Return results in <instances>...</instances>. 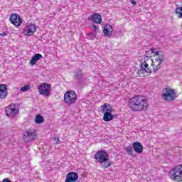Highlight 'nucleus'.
Wrapping results in <instances>:
<instances>
[{"instance_id": "nucleus-1", "label": "nucleus", "mask_w": 182, "mask_h": 182, "mask_svg": "<svg viewBox=\"0 0 182 182\" xmlns=\"http://www.w3.org/2000/svg\"><path fill=\"white\" fill-rule=\"evenodd\" d=\"M147 99L141 95H136L129 100L128 107L132 112H141L147 110Z\"/></svg>"}, {"instance_id": "nucleus-2", "label": "nucleus", "mask_w": 182, "mask_h": 182, "mask_svg": "<svg viewBox=\"0 0 182 182\" xmlns=\"http://www.w3.org/2000/svg\"><path fill=\"white\" fill-rule=\"evenodd\" d=\"M94 159L97 163H100L101 168L104 169L109 168L113 163L109 158V153L105 149L97 151L94 155Z\"/></svg>"}, {"instance_id": "nucleus-3", "label": "nucleus", "mask_w": 182, "mask_h": 182, "mask_svg": "<svg viewBox=\"0 0 182 182\" xmlns=\"http://www.w3.org/2000/svg\"><path fill=\"white\" fill-rule=\"evenodd\" d=\"M101 113L103 115L104 122H112L113 119L117 117V115L112 114V105L110 104H104L101 106Z\"/></svg>"}, {"instance_id": "nucleus-4", "label": "nucleus", "mask_w": 182, "mask_h": 182, "mask_svg": "<svg viewBox=\"0 0 182 182\" xmlns=\"http://www.w3.org/2000/svg\"><path fill=\"white\" fill-rule=\"evenodd\" d=\"M177 93L176 90L170 87H166L162 90V99L166 102H173L176 100Z\"/></svg>"}, {"instance_id": "nucleus-5", "label": "nucleus", "mask_w": 182, "mask_h": 182, "mask_svg": "<svg viewBox=\"0 0 182 182\" xmlns=\"http://www.w3.org/2000/svg\"><path fill=\"white\" fill-rule=\"evenodd\" d=\"M169 177L173 181H182V164L170 171Z\"/></svg>"}, {"instance_id": "nucleus-6", "label": "nucleus", "mask_w": 182, "mask_h": 182, "mask_svg": "<svg viewBox=\"0 0 182 182\" xmlns=\"http://www.w3.org/2000/svg\"><path fill=\"white\" fill-rule=\"evenodd\" d=\"M76 100H77V95L76 92H75V91H67L64 94V102L66 103V105L70 106V105L76 103Z\"/></svg>"}, {"instance_id": "nucleus-7", "label": "nucleus", "mask_w": 182, "mask_h": 182, "mask_svg": "<svg viewBox=\"0 0 182 182\" xmlns=\"http://www.w3.org/2000/svg\"><path fill=\"white\" fill-rule=\"evenodd\" d=\"M38 132L35 129H28L23 133V139L26 143H31L38 137Z\"/></svg>"}, {"instance_id": "nucleus-8", "label": "nucleus", "mask_w": 182, "mask_h": 182, "mask_svg": "<svg viewBox=\"0 0 182 182\" xmlns=\"http://www.w3.org/2000/svg\"><path fill=\"white\" fill-rule=\"evenodd\" d=\"M50 87H52V85L43 82L38 86V90L40 95H42V96L49 97L50 96Z\"/></svg>"}, {"instance_id": "nucleus-9", "label": "nucleus", "mask_w": 182, "mask_h": 182, "mask_svg": "<svg viewBox=\"0 0 182 182\" xmlns=\"http://www.w3.org/2000/svg\"><path fill=\"white\" fill-rule=\"evenodd\" d=\"M38 26L35 25V23H28L23 29V33L26 36H33V34L36 32Z\"/></svg>"}, {"instance_id": "nucleus-10", "label": "nucleus", "mask_w": 182, "mask_h": 182, "mask_svg": "<svg viewBox=\"0 0 182 182\" xmlns=\"http://www.w3.org/2000/svg\"><path fill=\"white\" fill-rule=\"evenodd\" d=\"M9 21L12 25L16 26V28H19L21 25H22L23 20L21 18V16L18 14H12L9 17Z\"/></svg>"}, {"instance_id": "nucleus-11", "label": "nucleus", "mask_w": 182, "mask_h": 182, "mask_svg": "<svg viewBox=\"0 0 182 182\" xmlns=\"http://www.w3.org/2000/svg\"><path fill=\"white\" fill-rule=\"evenodd\" d=\"M85 21H92L93 23H102V15L98 13H95L90 16L87 18H85Z\"/></svg>"}, {"instance_id": "nucleus-12", "label": "nucleus", "mask_w": 182, "mask_h": 182, "mask_svg": "<svg viewBox=\"0 0 182 182\" xmlns=\"http://www.w3.org/2000/svg\"><path fill=\"white\" fill-rule=\"evenodd\" d=\"M79 178V175L76 172H69L66 175L65 182H76Z\"/></svg>"}, {"instance_id": "nucleus-13", "label": "nucleus", "mask_w": 182, "mask_h": 182, "mask_svg": "<svg viewBox=\"0 0 182 182\" xmlns=\"http://www.w3.org/2000/svg\"><path fill=\"white\" fill-rule=\"evenodd\" d=\"M8 96V85L6 84H0V99L4 100Z\"/></svg>"}, {"instance_id": "nucleus-14", "label": "nucleus", "mask_w": 182, "mask_h": 182, "mask_svg": "<svg viewBox=\"0 0 182 182\" xmlns=\"http://www.w3.org/2000/svg\"><path fill=\"white\" fill-rule=\"evenodd\" d=\"M132 149H134V151L137 153V154H141V153H143V144H141V142H133Z\"/></svg>"}, {"instance_id": "nucleus-15", "label": "nucleus", "mask_w": 182, "mask_h": 182, "mask_svg": "<svg viewBox=\"0 0 182 182\" xmlns=\"http://www.w3.org/2000/svg\"><path fill=\"white\" fill-rule=\"evenodd\" d=\"M73 75V78L75 80H78V82H80V80L83 79V76H85L83 74V70L81 68H77L75 71H74Z\"/></svg>"}, {"instance_id": "nucleus-16", "label": "nucleus", "mask_w": 182, "mask_h": 182, "mask_svg": "<svg viewBox=\"0 0 182 182\" xmlns=\"http://www.w3.org/2000/svg\"><path fill=\"white\" fill-rule=\"evenodd\" d=\"M102 31L105 36L110 38L112 33H113V26L110 24H106Z\"/></svg>"}, {"instance_id": "nucleus-17", "label": "nucleus", "mask_w": 182, "mask_h": 182, "mask_svg": "<svg viewBox=\"0 0 182 182\" xmlns=\"http://www.w3.org/2000/svg\"><path fill=\"white\" fill-rule=\"evenodd\" d=\"M43 58V56H42V54L41 53L35 54L31 58V60H30V65H31L32 66H33L34 65H36V62H38V60H41V59H42Z\"/></svg>"}, {"instance_id": "nucleus-18", "label": "nucleus", "mask_w": 182, "mask_h": 182, "mask_svg": "<svg viewBox=\"0 0 182 182\" xmlns=\"http://www.w3.org/2000/svg\"><path fill=\"white\" fill-rule=\"evenodd\" d=\"M34 120H35V123H36V124H42V123H43V122H45V118H43V116H42V114H38L36 116Z\"/></svg>"}, {"instance_id": "nucleus-19", "label": "nucleus", "mask_w": 182, "mask_h": 182, "mask_svg": "<svg viewBox=\"0 0 182 182\" xmlns=\"http://www.w3.org/2000/svg\"><path fill=\"white\" fill-rule=\"evenodd\" d=\"M151 53H154V56H158V58H155L156 62H159L160 60V51L157 50V48H151Z\"/></svg>"}, {"instance_id": "nucleus-20", "label": "nucleus", "mask_w": 182, "mask_h": 182, "mask_svg": "<svg viewBox=\"0 0 182 182\" xmlns=\"http://www.w3.org/2000/svg\"><path fill=\"white\" fill-rule=\"evenodd\" d=\"M124 150H125L126 153L128 156H133V145H129L124 147Z\"/></svg>"}, {"instance_id": "nucleus-21", "label": "nucleus", "mask_w": 182, "mask_h": 182, "mask_svg": "<svg viewBox=\"0 0 182 182\" xmlns=\"http://www.w3.org/2000/svg\"><path fill=\"white\" fill-rule=\"evenodd\" d=\"M175 14L177 15L178 18L182 19V6L176 8L175 10Z\"/></svg>"}, {"instance_id": "nucleus-22", "label": "nucleus", "mask_w": 182, "mask_h": 182, "mask_svg": "<svg viewBox=\"0 0 182 182\" xmlns=\"http://www.w3.org/2000/svg\"><path fill=\"white\" fill-rule=\"evenodd\" d=\"M5 113L7 117H11V116H12V109L9 106L5 109Z\"/></svg>"}, {"instance_id": "nucleus-23", "label": "nucleus", "mask_w": 182, "mask_h": 182, "mask_svg": "<svg viewBox=\"0 0 182 182\" xmlns=\"http://www.w3.org/2000/svg\"><path fill=\"white\" fill-rule=\"evenodd\" d=\"M147 68L144 67L143 65H140V70H138V75H140V73H146Z\"/></svg>"}, {"instance_id": "nucleus-24", "label": "nucleus", "mask_w": 182, "mask_h": 182, "mask_svg": "<svg viewBox=\"0 0 182 182\" xmlns=\"http://www.w3.org/2000/svg\"><path fill=\"white\" fill-rule=\"evenodd\" d=\"M90 28L94 31L95 33L97 34V32H99V27L95 24H92L90 26Z\"/></svg>"}, {"instance_id": "nucleus-25", "label": "nucleus", "mask_w": 182, "mask_h": 182, "mask_svg": "<svg viewBox=\"0 0 182 182\" xmlns=\"http://www.w3.org/2000/svg\"><path fill=\"white\" fill-rule=\"evenodd\" d=\"M29 89H31V85H24L23 87H22L21 88V90L22 92H28V90H29Z\"/></svg>"}, {"instance_id": "nucleus-26", "label": "nucleus", "mask_w": 182, "mask_h": 182, "mask_svg": "<svg viewBox=\"0 0 182 182\" xmlns=\"http://www.w3.org/2000/svg\"><path fill=\"white\" fill-rule=\"evenodd\" d=\"M20 106L21 105H19L18 103H16V104H11V106H9V107H10V109H19Z\"/></svg>"}, {"instance_id": "nucleus-27", "label": "nucleus", "mask_w": 182, "mask_h": 182, "mask_svg": "<svg viewBox=\"0 0 182 182\" xmlns=\"http://www.w3.org/2000/svg\"><path fill=\"white\" fill-rule=\"evenodd\" d=\"M18 113H19V109H15V108H11L12 116H14V114H18Z\"/></svg>"}, {"instance_id": "nucleus-28", "label": "nucleus", "mask_w": 182, "mask_h": 182, "mask_svg": "<svg viewBox=\"0 0 182 182\" xmlns=\"http://www.w3.org/2000/svg\"><path fill=\"white\" fill-rule=\"evenodd\" d=\"M154 72H157L160 69V63H159L155 67H153Z\"/></svg>"}, {"instance_id": "nucleus-29", "label": "nucleus", "mask_w": 182, "mask_h": 182, "mask_svg": "<svg viewBox=\"0 0 182 182\" xmlns=\"http://www.w3.org/2000/svg\"><path fill=\"white\" fill-rule=\"evenodd\" d=\"M141 65H143L144 68H149V64H147V63H146V61L141 63Z\"/></svg>"}, {"instance_id": "nucleus-30", "label": "nucleus", "mask_w": 182, "mask_h": 182, "mask_svg": "<svg viewBox=\"0 0 182 182\" xmlns=\"http://www.w3.org/2000/svg\"><path fill=\"white\" fill-rule=\"evenodd\" d=\"M0 182H12V181H11V179H9V178H7L3 179V181Z\"/></svg>"}, {"instance_id": "nucleus-31", "label": "nucleus", "mask_w": 182, "mask_h": 182, "mask_svg": "<svg viewBox=\"0 0 182 182\" xmlns=\"http://www.w3.org/2000/svg\"><path fill=\"white\" fill-rule=\"evenodd\" d=\"M90 36V40L93 41L96 38V35H92V36Z\"/></svg>"}, {"instance_id": "nucleus-32", "label": "nucleus", "mask_w": 182, "mask_h": 182, "mask_svg": "<svg viewBox=\"0 0 182 182\" xmlns=\"http://www.w3.org/2000/svg\"><path fill=\"white\" fill-rule=\"evenodd\" d=\"M131 4L132 5H137V1H136V0H131Z\"/></svg>"}, {"instance_id": "nucleus-33", "label": "nucleus", "mask_w": 182, "mask_h": 182, "mask_svg": "<svg viewBox=\"0 0 182 182\" xmlns=\"http://www.w3.org/2000/svg\"><path fill=\"white\" fill-rule=\"evenodd\" d=\"M53 140H54V141H55V143H59V141H60L59 137H54Z\"/></svg>"}, {"instance_id": "nucleus-34", "label": "nucleus", "mask_w": 182, "mask_h": 182, "mask_svg": "<svg viewBox=\"0 0 182 182\" xmlns=\"http://www.w3.org/2000/svg\"><path fill=\"white\" fill-rule=\"evenodd\" d=\"M92 35H97V33H95V31H90V33H88V36H92Z\"/></svg>"}, {"instance_id": "nucleus-35", "label": "nucleus", "mask_w": 182, "mask_h": 182, "mask_svg": "<svg viewBox=\"0 0 182 182\" xmlns=\"http://www.w3.org/2000/svg\"><path fill=\"white\" fill-rule=\"evenodd\" d=\"M146 73H151V70H150V68H146Z\"/></svg>"}, {"instance_id": "nucleus-36", "label": "nucleus", "mask_w": 182, "mask_h": 182, "mask_svg": "<svg viewBox=\"0 0 182 182\" xmlns=\"http://www.w3.org/2000/svg\"><path fill=\"white\" fill-rule=\"evenodd\" d=\"M0 36H6V33L3 32V33H0Z\"/></svg>"}, {"instance_id": "nucleus-37", "label": "nucleus", "mask_w": 182, "mask_h": 182, "mask_svg": "<svg viewBox=\"0 0 182 182\" xmlns=\"http://www.w3.org/2000/svg\"><path fill=\"white\" fill-rule=\"evenodd\" d=\"M113 112H114V109H113V107H112L111 114L113 113Z\"/></svg>"}, {"instance_id": "nucleus-38", "label": "nucleus", "mask_w": 182, "mask_h": 182, "mask_svg": "<svg viewBox=\"0 0 182 182\" xmlns=\"http://www.w3.org/2000/svg\"><path fill=\"white\" fill-rule=\"evenodd\" d=\"M180 85L182 86V82H181Z\"/></svg>"}, {"instance_id": "nucleus-39", "label": "nucleus", "mask_w": 182, "mask_h": 182, "mask_svg": "<svg viewBox=\"0 0 182 182\" xmlns=\"http://www.w3.org/2000/svg\"><path fill=\"white\" fill-rule=\"evenodd\" d=\"M154 64L152 63V64H151V66H154Z\"/></svg>"}]
</instances>
